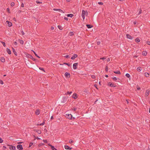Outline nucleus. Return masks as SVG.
<instances>
[{
    "instance_id": "obj_2",
    "label": "nucleus",
    "mask_w": 150,
    "mask_h": 150,
    "mask_svg": "<svg viewBox=\"0 0 150 150\" xmlns=\"http://www.w3.org/2000/svg\"><path fill=\"white\" fill-rule=\"evenodd\" d=\"M68 98V97H66L65 96H63L61 100V104H62V103H65L67 100Z\"/></svg>"
},
{
    "instance_id": "obj_47",
    "label": "nucleus",
    "mask_w": 150,
    "mask_h": 150,
    "mask_svg": "<svg viewBox=\"0 0 150 150\" xmlns=\"http://www.w3.org/2000/svg\"><path fill=\"white\" fill-rule=\"evenodd\" d=\"M33 144V143L30 142L29 144V147H30Z\"/></svg>"
},
{
    "instance_id": "obj_1",
    "label": "nucleus",
    "mask_w": 150,
    "mask_h": 150,
    "mask_svg": "<svg viewBox=\"0 0 150 150\" xmlns=\"http://www.w3.org/2000/svg\"><path fill=\"white\" fill-rule=\"evenodd\" d=\"M26 55V57L27 58L31 59L34 61H35V62H37V61H38V60L37 59L33 58V56L29 54H27Z\"/></svg>"
},
{
    "instance_id": "obj_10",
    "label": "nucleus",
    "mask_w": 150,
    "mask_h": 150,
    "mask_svg": "<svg viewBox=\"0 0 150 150\" xmlns=\"http://www.w3.org/2000/svg\"><path fill=\"white\" fill-rule=\"evenodd\" d=\"M8 146H10L9 145H8ZM9 149H10L15 150L16 149V147L12 145H10V147H9Z\"/></svg>"
},
{
    "instance_id": "obj_26",
    "label": "nucleus",
    "mask_w": 150,
    "mask_h": 150,
    "mask_svg": "<svg viewBox=\"0 0 150 150\" xmlns=\"http://www.w3.org/2000/svg\"><path fill=\"white\" fill-rule=\"evenodd\" d=\"M35 114L37 115H38L40 114V111L39 110H37L35 111Z\"/></svg>"
},
{
    "instance_id": "obj_5",
    "label": "nucleus",
    "mask_w": 150,
    "mask_h": 150,
    "mask_svg": "<svg viewBox=\"0 0 150 150\" xmlns=\"http://www.w3.org/2000/svg\"><path fill=\"white\" fill-rule=\"evenodd\" d=\"M16 147L18 149H19V150H23V149L22 146L21 144L18 145Z\"/></svg>"
},
{
    "instance_id": "obj_39",
    "label": "nucleus",
    "mask_w": 150,
    "mask_h": 150,
    "mask_svg": "<svg viewBox=\"0 0 150 150\" xmlns=\"http://www.w3.org/2000/svg\"><path fill=\"white\" fill-rule=\"evenodd\" d=\"M15 5V3L14 2H12L11 3V6H13Z\"/></svg>"
},
{
    "instance_id": "obj_54",
    "label": "nucleus",
    "mask_w": 150,
    "mask_h": 150,
    "mask_svg": "<svg viewBox=\"0 0 150 150\" xmlns=\"http://www.w3.org/2000/svg\"><path fill=\"white\" fill-rule=\"evenodd\" d=\"M3 142V140L1 138H0V143H2Z\"/></svg>"
},
{
    "instance_id": "obj_22",
    "label": "nucleus",
    "mask_w": 150,
    "mask_h": 150,
    "mask_svg": "<svg viewBox=\"0 0 150 150\" xmlns=\"http://www.w3.org/2000/svg\"><path fill=\"white\" fill-rule=\"evenodd\" d=\"M66 15H67L68 17H70L71 18L72 17L74 16L73 14H68Z\"/></svg>"
},
{
    "instance_id": "obj_30",
    "label": "nucleus",
    "mask_w": 150,
    "mask_h": 150,
    "mask_svg": "<svg viewBox=\"0 0 150 150\" xmlns=\"http://www.w3.org/2000/svg\"><path fill=\"white\" fill-rule=\"evenodd\" d=\"M135 41L137 42H139L140 41V40L139 38H137L135 39Z\"/></svg>"
},
{
    "instance_id": "obj_4",
    "label": "nucleus",
    "mask_w": 150,
    "mask_h": 150,
    "mask_svg": "<svg viewBox=\"0 0 150 150\" xmlns=\"http://www.w3.org/2000/svg\"><path fill=\"white\" fill-rule=\"evenodd\" d=\"M85 13L86 15V12L84 10H83L82 11V12L81 13V16L83 18V20H84L85 18Z\"/></svg>"
},
{
    "instance_id": "obj_27",
    "label": "nucleus",
    "mask_w": 150,
    "mask_h": 150,
    "mask_svg": "<svg viewBox=\"0 0 150 150\" xmlns=\"http://www.w3.org/2000/svg\"><path fill=\"white\" fill-rule=\"evenodd\" d=\"M18 40L19 41V42L21 44L23 45V40H21L20 39H19Z\"/></svg>"
},
{
    "instance_id": "obj_19",
    "label": "nucleus",
    "mask_w": 150,
    "mask_h": 150,
    "mask_svg": "<svg viewBox=\"0 0 150 150\" xmlns=\"http://www.w3.org/2000/svg\"><path fill=\"white\" fill-rule=\"evenodd\" d=\"M53 10L54 11H58L59 12H63V13H64V12L63 11V10H61L60 9H57L55 8H54Z\"/></svg>"
},
{
    "instance_id": "obj_46",
    "label": "nucleus",
    "mask_w": 150,
    "mask_h": 150,
    "mask_svg": "<svg viewBox=\"0 0 150 150\" xmlns=\"http://www.w3.org/2000/svg\"><path fill=\"white\" fill-rule=\"evenodd\" d=\"M73 142H74V141L71 139H70L69 141V142L70 144L73 143Z\"/></svg>"
},
{
    "instance_id": "obj_64",
    "label": "nucleus",
    "mask_w": 150,
    "mask_h": 150,
    "mask_svg": "<svg viewBox=\"0 0 150 150\" xmlns=\"http://www.w3.org/2000/svg\"><path fill=\"white\" fill-rule=\"evenodd\" d=\"M21 33L22 35H23L25 34L24 33L23 31L21 32Z\"/></svg>"
},
{
    "instance_id": "obj_35",
    "label": "nucleus",
    "mask_w": 150,
    "mask_h": 150,
    "mask_svg": "<svg viewBox=\"0 0 150 150\" xmlns=\"http://www.w3.org/2000/svg\"><path fill=\"white\" fill-rule=\"evenodd\" d=\"M84 92L86 93H89V91L87 89H85L84 90Z\"/></svg>"
},
{
    "instance_id": "obj_11",
    "label": "nucleus",
    "mask_w": 150,
    "mask_h": 150,
    "mask_svg": "<svg viewBox=\"0 0 150 150\" xmlns=\"http://www.w3.org/2000/svg\"><path fill=\"white\" fill-rule=\"evenodd\" d=\"M6 23H7L9 27H10L12 26V23L11 22L8 21H6Z\"/></svg>"
},
{
    "instance_id": "obj_38",
    "label": "nucleus",
    "mask_w": 150,
    "mask_h": 150,
    "mask_svg": "<svg viewBox=\"0 0 150 150\" xmlns=\"http://www.w3.org/2000/svg\"><path fill=\"white\" fill-rule=\"evenodd\" d=\"M69 34L70 36H72L74 35V34L73 32H71L69 33Z\"/></svg>"
},
{
    "instance_id": "obj_62",
    "label": "nucleus",
    "mask_w": 150,
    "mask_h": 150,
    "mask_svg": "<svg viewBox=\"0 0 150 150\" xmlns=\"http://www.w3.org/2000/svg\"><path fill=\"white\" fill-rule=\"evenodd\" d=\"M21 6L22 7H24V4L23 3H22L21 4Z\"/></svg>"
},
{
    "instance_id": "obj_58",
    "label": "nucleus",
    "mask_w": 150,
    "mask_h": 150,
    "mask_svg": "<svg viewBox=\"0 0 150 150\" xmlns=\"http://www.w3.org/2000/svg\"><path fill=\"white\" fill-rule=\"evenodd\" d=\"M64 19L65 20L67 21L68 20V18L67 17H64Z\"/></svg>"
},
{
    "instance_id": "obj_60",
    "label": "nucleus",
    "mask_w": 150,
    "mask_h": 150,
    "mask_svg": "<svg viewBox=\"0 0 150 150\" xmlns=\"http://www.w3.org/2000/svg\"><path fill=\"white\" fill-rule=\"evenodd\" d=\"M43 141L45 143H47V140H43Z\"/></svg>"
},
{
    "instance_id": "obj_56",
    "label": "nucleus",
    "mask_w": 150,
    "mask_h": 150,
    "mask_svg": "<svg viewBox=\"0 0 150 150\" xmlns=\"http://www.w3.org/2000/svg\"><path fill=\"white\" fill-rule=\"evenodd\" d=\"M76 109L74 108H71V110H72L75 111L76 110Z\"/></svg>"
},
{
    "instance_id": "obj_57",
    "label": "nucleus",
    "mask_w": 150,
    "mask_h": 150,
    "mask_svg": "<svg viewBox=\"0 0 150 150\" xmlns=\"http://www.w3.org/2000/svg\"><path fill=\"white\" fill-rule=\"evenodd\" d=\"M94 86L98 90V88L97 87V85L96 84H95L94 85Z\"/></svg>"
},
{
    "instance_id": "obj_8",
    "label": "nucleus",
    "mask_w": 150,
    "mask_h": 150,
    "mask_svg": "<svg viewBox=\"0 0 150 150\" xmlns=\"http://www.w3.org/2000/svg\"><path fill=\"white\" fill-rule=\"evenodd\" d=\"M65 76L68 78H69L70 76V74L69 73H68L67 72L65 73L64 74Z\"/></svg>"
},
{
    "instance_id": "obj_59",
    "label": "nucleus",
    "mask_w": 150,
    "mask_h": 150,
    "mask_svg": "<svg viewBox=\"0 0 150 150\" xmlns=\"http://www.w3.org/2000/svg\"><path fill=\"white\" fill-rule=\"evenodd\" d=\"M106 59V58L105 57H101L100 59H103V60H104V59Z\"/></svg>"
},
{
    "instance_id": "obj_43",
    "label": "nucleus",
    "mask_w": 150,
    "mask_h": 150,
    "mask_svg": "<svg viewBox=\"0 0 150 150\" xmlns=\"http://www.w3.org/2000/svg\"><path fill=\"white\" fill-rule=\"evenodd\" d=\"M64 64H66L67 65H68L69 67L70 66V64L69 63H64Z\"/></svg>"
},
{
    "instance_id": "obj_21",
    "label": "nucleus",
    "mask_w": 150,
    "mask_h": 150,
    "mask_svg": "<svg viewBox=\"0 0 150 150\" xmlns=\"http://www.w3.org/2000/svg\"><path fill=\"white\" fill-rule=\"evenodd\" d=\"M86 25L87 28H90L93 27V26L91 25L90 24H87Z\"/></svg>"
},
{
    "instance_id": "obj_14",
    "label": "nucleus",
    "mask_w": 150,
    "mask_h": 150,
    "mask_svg": "<svg viewBox=\"0 0 150 150\" xmlns=\"http://www.w3.org/2000/svg\"><path fill=\"white\" fill-rule=\"evenodd\" d=\"M150 92V91L147 90L146 91V92L145 94V96L147 97L148 96Z\"/></svg>"
},
{
    "instance_id": "obj_33",
    "label": "nucleus",
    "mask_w": 150,
    "mask_h": 150,
    "mask_svg": "<svg viewBox=\"0 0 150 150\" xmlns=\"http://www.w3.org/2000/svg\"><path fill=\"white\" fill-rule=\"evenodd\" d=\"M137 70L138 71H140L141 70V68L140 67H139L137 68Z\"/></svg>"
},
{
    "instance_id": "obj_17",
    "label": "nucleus",
    "mask_w": 150,
    "mask_h": 150,
    "mask_svg": "<svg viewBox=\"0 0 150 150\" xmlns=\"http://www.w3.org/2000/svg\"><path fill=\"white\" fill-rule=\"evenodd\" d=\"M12 48L13 49V51L14 53V54L16 56H17V53L16 51L15 50L13 47H12Z\"/></svg>"
},
{
    "instance_id": "obj_63",
    "label": "nucleus",
    "mask_w": 150,
    "mask_h": 150,
    "mask_svg": "<svg viewBox=\"0 0 150 150\" xmlns=\"http://www.w3.org/2000/svg\"><path fill=\"white\" fill-rule=\"evenodd\" d=\"M13 20L15 21L16 22L17 21L16 18L15 17L13 18Z\"/></svg>"
},
{
    "instance_id": "obj_20",
    "label": "nucleus",
    "mask_w": 150,
    "mask_h": 150,
    "mask_svg": "<svg viewBox=\"0 0 150 150\" xmlns=\"http://www.w3.org/2000/svg\"><path fill=\"white\" fill-rule=\"evenodd\" d=\"M147 53L146 51H143L142 52V55L144 56H146L147 55Z\"/></svg>"
},
{
    "instance_id": "obj_42",
    "label": "nucleus",
    "mask_w": 150,
    "mask_h": 150,
    "mask_svg": "<svg viewBox=\"0 0 150 150\" xmlns=\"http://www.w3.org/2000/svg\"><path fill=\"white\" fill-rule=\"evenodd\" d=\"M112 78L115 81H116L117 80V78L115 77H112Z\"/></svg>"
},
{
    "instance_id": "obj_50",
    "label": "nucleus",
    "mask_w": 150,
    "mask_h": 150,
    "mask_svg": "<svg viewBox=\"0 0 150 150\" xmlns=\"http://www.w3.org/2000/svg\"><path fill=\"white\" fill-rule=\"evenodd\" d=\"M100 41H97V44L98 45H100Z\"/></svg>"
},
{
    "instance_id": "obj_55",
    "label": "nucleus",
    "mask_w": 150,
    "mask_h": 150,
    "mask_svg": "<svg viewBox=\"0 0 150 150\" xmlns=\"http://www.w3.org/2000/svg\"><path fill=\"white\" fill-rule=\"evenodd\" d=\"M39 69L41 70H42L43 71H45V70H44V68H41V67H40L39 68Z\"/></svg>"
},
{
    "instance_id": "obj_9",
    "label": "nucleus",
    "mask_w": 150,
    "mask_h": 150,
    "mask_svg": "<svg viewBox=\"0 0 150 150\" xmlns=\"http://www.w3.org/2000/svg\"><path fill=\"white\" fill-rule=\"evenodd\" d=\"M72 97L75 99L77 98L78 97L77 94L76 93H74L72 96Z\"/></svg>"
},
{
    "instance_id": "obj_53",
    "label": "nucleus",
    "mask_w": 150,
    "mask_h": 150,
    "mask_svg": "<svg viewBox=\"0 0 150 150\" xmlns=\"http://www.w3.org/2000/svg\"><path fill=\"white\" fill-rule=\"evenodd\" d=\"M72 93V91H70V92L68 91V92H67V94H71V93Z\"/></svg>"
},
{
    "instance_id": "obj_7",
    "label": "nucleus",
    "mask_w": 150,
    "mask_h": 150,
    "mask_svg": "<svg viewBox=\"0 0 150 150\" xmlns=\"http://www.w3.org/2000/svg\"><path fill=\"white\" fill-rule=\"evenodd\" d=\"M78 65V63H76L73 64V68L74 69H76L77 68V66Z\"/></svg>"
},
{
    "instance_id": "obj_37",
    "label": "nucleus",
    "mask_w": 150,
    "mask_h": 150,
    "mask_svg": "<svg viewBox=\"0 0 150 150\" xmlns=\"http://www.w3.org/2000/svg\"><path fill=\"white\" fill-rule=\"evenodd\" d=\"M1 42L2 44L4 47L6 46L5 43V42H2V41Z\"/></svg>"
},
{
    "instance_id": "obj_52",
    "label": "nucleus",
    "mask_w": 150,
    "mask_h": 150,
    "mask_svg": "<svg viewBox=\"0 0 150 150\" xmlns=\"http://www.w3.org/2000/svg\"><path fill=\"white\" fill-rule=\"evenodd\" d=\"M146 43L148 45H150V42L148 41H147L146 42Z\"/></svg>"
},
{
    "instance_id": "obj_41",
    "label": "nucleus",
    "mask_w": 150,
    "mask_h": 150,
    "mask_svg": "<svg viewBox=\"0 0 150 150\" xmlns=\"http://www.w3.org/2000/svg\"><path fill=\"white\" fill-rule=\"evenodd\" d=\"M7 12L8 13H11L10 9H9V8H7Z\"/></svg>"
},
{
    "instance_id": "obj_48",
    "label": "nucleus",
    "mask_w": 150,
    "mask_h": 150,
    "mask_svg": "<svg viewBox=\"0 0 150 150\" xmlns=\"http://www.w3.org/2000/svg\"><path fill=\"white\" fill-rule=\"evenodd\" d=\"M44 124H45V122L44 121L42 123L40 124L39 125L42 126V125H43Z\"/></svg>"
},
{
    "instance_id": "obj_23",
    "label": "nucleus",
    "mask_w": 150,
    "mask_h": 150,
    "mask_svg": "<svg viewBox=\"0 0 150 150\" xmlns=\"http://www.w3.org/2000/svg\"><path fill=\"white\" fill-rule=\"evenodd\" d=\"M114 73L115 74H121V73L119 71H114Z\"/></svg>"
},
{
    "instance_id": "obj_29",
    "label": "nucleus",
    "mask_w": 150,
    "mask_h": 150,
    "mask_svg": "<svg viewBox=\"0 0 150 150\" xmlns=\"http://www.w3.org/2000/svg\"><path fill=\"white\" fill-rule=\"evenodd\" d=\"M58 27L59 29L61 30H62L63 29V28L60 25H58Z\"/></svg>"
},
{
    "instance_id": "obj_24",
    "label": "nucleus",
    "mask_w": 150,
    "mask_h": 150,
    "mask_svg": "<svg viewBox=\"0 0 150 150\" xmlns=\"http://www.w3.org/2000/svg\"><path fill=\"white\" fill-rule=\"evenodd\" d=\"M0 60L2 62H4L5 61V59L4 57H1V58Z\"/></svg>"
},
{
    "instance_id": "obj_32",
    "label": "nucleus",
    "mask_w": 150,
    "mask_h": 150,
    "mask_svg": "<svg viewBox=\"0 0 150 150\" xmlns=\"http://www.w3.org/2000/svg\"><path fill=\"white\" fill-rule=\"evenodd\" d=\"M125 76L127 78H129L130 77V75L129 74H125Z\"/></svg>"
},
{
    "instance_id": "obj_12",
    "label": "nucleus",
    "mask_w": 150,
    "mask_h": 150,
    "mask_svg": "<svg viewBox=\"0 0 150 150\" xmlns=\"http://www.w3.org/2000/svg\"><path fill=\"white\" fill-rule=\"evenodd\" d=\"M78 57V55L77 54H73V56L71 57V59H74L75 58H76Z\"/></svg>"
},
{
    "instance_id": "obj_44",
    "label": "nucleus",
    "mask_w": 150,
    "mask_h": 150,
    "mask_svg": "<svg viewBox=\"0 0 150 150\" xmlns=\"http://www.w3.org/2000/svg\"><path fill=\"white\" fill-rule=\"evenodd\" d=\"M98 4L99 5H102L103 4V2H98Z\"/></svg>"
},
{
    "instance_id": "obj_31",
    "label": "nucleus",
    "mask_w": 150,
    "mask_h": 150,
    "mask_svg": "<svg viewBox=\"0 0 150 150\" xmlns=\"http://www.w3.org/2000/svg\"><path fill=\"white\" fill-rule=\"evenodd\" d=\"M51 148L52 150H57L54 147V146H51Z\"/></svg>"
},
{
    "instance_id": "obj_40",
    "label": "nucleus",
    "mask_w": 150,
    "mask_h": 150,
    "mask_svg": "<svg viewBox=\"0 0 150 150\" xmlns=\"http://www.w3.org/2000/svg\"><path fill=\"white\" fill-rule=\"evenodd\" d=\"M44 145V143H40L39 144L38 146L40 147V146H42V145Z\"/></svg>"
},
{
    "instance_id": "obj_25",
    "label": "nucleus",
    "mask_w": 150,
    "mask_h": 150,
    "mask_svg": "<svg viewBox=\"0 0 150 150\" xmlns=\"http://www.w3.org/2000/svg\"><path fill=\"white\" fill-rule=\"evenodd\" d=\"M32 52H33L34 53V54H35V56H36L37 57H38V58H40V57L39 56H38V55H37V54L34 51H33V50H32Z\"/></svg>"
},
{
    "instance_id": "obj_36",
    "label": "nucleus",
    "mask_w": 150,
    "mask_h": 150,
    "mask_svg": "<svg viewBox=\"0 0 150 150\" xmlns=\"http://www.w3.org/2000/svg\"><path fill=\"white\" fill-rule=\"evenodd\" d=\"M142 10H141V8H140L139 9V11L138 13V15L142 13Z\"/></svg>"
},
{
    "instance_id": "obj_16",
    "label": "nucleus",
    "mask_w": 150,
    "mask_h": 150,
    "mask_svg": "<svg viewBox=\"0 0 150 150\" xmlns=\"http://www.w3.org/2000/svg\"><path fill=\"white\" fill-rule=\"evenodd\" d=\"M34 131L36 132H37L39 134H40L41 133V130H40L34 129Z\"/></svg>"
},
{
    "instance_id": "obj_51",
    "label": "nucleus",
    "mask_w": 150,
    "mask_h": 150,
    "mask_svg": "<svg viewBox=\"0 0 150 150\" xmlns=\"http://www.w3.org/2000/svg\"><path fill=\"white\" fill-rule=\"evenodd\" d=\"M0 83L1 84H4V82L2 80L0 79Z\"/></svg>"
},
{
    "instance_id": "obj_18",
    "label": "nucleus",
    "mask_w": 150,
    "mask_h": 150,
    "mask_svg": "<svg viewBox=\"0 0 150 150\" xmlns=\"http://www.w3.org/2000/svg\"><path fill=\"white\" fill-rule=\"evenodd\" d=\"M6 52L8 53V54H11V52L10 50L8 49L7 48L6 49Z\"/></svg>"
},
{
    "instance_id": "obj_49",
    "label": "nucleus",
    "mask_w": 150,
    "mask_h": 150,
    "mask_svg": "<svg viewBox=\"0 0 150 150\" xmlns=\"http://www.w3.org/2000/svg\"><path fill=\"white\" fill-rule=\"evenodd\" d=\"M91 77V78L93 79H94L95 78H96V76L94 75H92Z\"/></svg>"
},
{
    "instance_id": "obj_13",
    "label": "nucleus",
    "mask_w": 150,
    "mask_h": 150,
    "mask_svg": "<svg viewBox=\"0 0 150 150\" xmlns=\"http://www.w3.org/2000/svg\"><path fill=\"white\" fill-rule=\"evenodd\" d=\"M126 36L127 38L129 39L132 40L133 38V37L129 34H127Z\"/></svg>"
},
{
    "instance_id": "obj_61",
    "label": "nucleus",
    "mask_w": 150,
    "mask_h": 150,
    "mask_svg": "<svg viewBox=\"0 0 150 150\" xmlns=\"http://www.w3.org/2000/svg\"><path fill=\"white\" fill-rule=\"evenodd\" d=\"M36 3H37V4H40V3H42V2H40V1H36Z\"/></svg>"
},
{
    "instance_id": "obj_3",
    "label": "nucleus",
    "mask_w": 150,
    "mask_h": 150,
    "mask_svg": "<svg viewBox=\"0 0 150 150\" xmlns=\"http://www.w3.org/2000/svg\"><path fill=\"white\" fill-rule=\"evenodd\" d=\"M66 117L67 118H68L69 119H71L72 118H73V119H75L74 117H72V115L71 114L66 115Z\"/></svg>"
},
{
    "instance_id": "obj_15",
    "label": "nucleus",
    "mask_w": 150,
    "mask_h": 150,
    "mask_svg": "<svg viewBox=\"0 0 150 150\" xmlns=\"http://www.w3.org/2000/svg\"><path fill=\"white\" fill-rule=\"evenodd\" d=\"M64 147L66 149L71 150L72 149L70 147L67 145H65Z\"/></svg>"
},
{
    "instance_id": "obj_28",
    "label": "nucleus",
    "mask_w": 150,
    "mask_h": 150,
    "mask_svg": "<svg viewBox=\"0 0 150 150\" xmlns=\"http://www.w3.org/2000/svg\"><path fill=\"white\" fill-rule=\"evenodd\" d=\"M145 76L146 77H149V74L148 73H145Z\"/></svg>"
},
{
    "instance_id": "obj_45",
    "label": "nucleus",
    "mask_w": 150,
    "mask_h": 150,
    "mask_svg": "<svg viewBox=\"0 0 150 150\" xmlns=\"http://www.w3.org/2000/svg\"><path fill=\"white\" fill-rule=\"evenodd\" d=\"M105 71L107 72L108 71V67L107 66H106L105 67Z\"/></svg>"
},
{
    "instance_id": "obj_34",
    "label": "nucleus",
    "mask_w": 150,
    "mask_h": 150,
    "mask_svg": "<svg viewBox=\"0 0 150 150\" xmlns=\"http://www.w3.org/2000/svg\"><path fill=\"white\" fill-rule=\"evenodd\" d=\"M64 57L67 58H70V57L68 55H66L65 56H64Z\"/></svg>"
},
{
    "instance_id": "obj_6",
    "label": "nucleus",
    "mask_w": 150,
    "mask_h": 150,
    "mask_svg": "<svg viewBox=\"0 0 150 150\" xmlns=\"http://www.w3.org/2000/svg\"><path fill=\"white\" fill-rule=\"evenodd\" d=\"M108 85L109 86L113 87H116L117 86L116 85H114V84L110 82L108 83Z\"/></svg>"
}]
</instances>
